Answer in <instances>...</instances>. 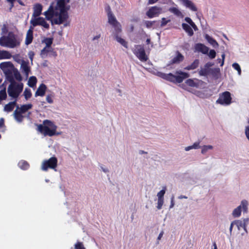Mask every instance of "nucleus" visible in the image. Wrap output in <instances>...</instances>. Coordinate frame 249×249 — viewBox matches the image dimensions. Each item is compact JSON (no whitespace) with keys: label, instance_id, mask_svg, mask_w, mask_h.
<instances>
[{"label":"nucleus","instance_id":"1","mask_svg":"<svg viewBox=\"0 0 249 249\" xmlns=\"http://www.w3.org/2000/svg\"><path fill=\"white\" fill-rule=\"evenodd\" d=\"M55 5H51L44 15L48 20H51L52 23L61 24L68 18V10L69 6L67 5L70 0H56Z\"/></svg>","mask_w":249,"mask_h":249},{"label":"nucleus","instance_id":"2","mask_svg":"<svg viewBox=\"0 0 249 249\" xmlns=\"http://www.w3.org/2000/svg\"><path fill=\"white\" fill-rule=\"evenodd\" d=\"M142 67L150 72L174 84L181 83L184 79L190 76L188 73L183 72L181 70L177 71L174 74L163 73L154 68L153 63H144V66H142Z\"/></svg>","mask_w":249,"mask_h":249},{"label":"nucleus","instance_id":"3","mask_svg":"<svg viewBox=\"0 0 249 249\" xmlns=\"http://www.w3.org/2000/svg\"><path fill=\"white\" fill-rule=\"evenodd\" d=\"M21 39L13 32L0 37V45L9 48H15L20 46Z\"/></svg>","mask_w":249,"mask_h":249},{"label":"nucleus","instance_id":"4","mask_svg":"<svg viewBox=\"0 0 249 249\" xmlns=\"http://www.w3.org/2000/svg\"><path fill=\"white\" fill-rule=\"evenodd\" d=\"M57 127L51 121L45 120L43 121V124L38 125L37 130L44 136L52 137L59 134V133L56 132Z\"/></svg>","mask_w":249,"mask_h":249},{"label":"nucleus","instance_id":"5","mask_svg":"<svg viewBox=\"0 0 249 249\" xmlns=\"http://www.w3.org/2000/svg\"><path fill=\"white\" fill-rule=\"evenodd\" d=\"M23 88L22 83H17L16 82L10 83L7 90L9 96L13 98H17L22 92Z\"/></svg>","mask_w":249,"mask_h":249},{"label":"nucleus","instance_id":"6","mask_svg":"<svg viewBox=\"0 0 249 249\" xmlns=\"http://www.w3.org/2000/svg\"><path fill=\"white\" fill-rule=\"evenodd\" d=\"M0 68L3 71L8 82L10 83L16 82L13 76L15 68L13 63H0Z\"/></svg>","mask_w":249,"mask_h":249},{"label":"nucleus","instance_id":"7","mask_svg":"<svg viewBox=\"0 0 249 249\" xmlns=\"http://www.w3.org/2000/svg\"><path fill=\"white\" fill-rule=\"evenodd\" d=\"M107 17L108 23L114 28L116 33H120L122 31L121 25L110 11L107 13Z\"/></svg>","mask_w":249,"mask_h":249},{"label":"nucleus","instance_id":"8","mask_svg":"<svg viewBox=\"0 0 249 249\" xmlns=\"http://www.w3.org/2000/svg\"><path fill=\"white\" fill-rule=\"evenodd\" d=\"M231 94L229 91H225L219 95L216 103L222 105H229L231 103Z\"/></svg>","mask_w":249,"mask_h":249},{"label":"nucleus","instance_id":"9","mask_svg":"<svg viewBox=\"0 0 249 249\" xmlns=\"http://www.w3.org/2000/svg\"><path fill=\"white\" fill-rule=\"evenodd\" d=\"M57 165V159L55 157L50 158L48 160L43 161L42 165V169L47 171L48 168L55 169Z\"/></svg>","mask_w":249,"mask_h":249},{"label":"nucleus","instance_id":"10","mask_svg":"<svg viewBox=\"0 0 249 249\" xmlns=\"http://www.w3.org/2000/svg\"><path fill=\"white\" fill-rule=\"evenodd\" d=\"M248 201L243 200L241 201V205L235 208L232 212V215L234 217H239L241 213V209L242 208L244 212L247 213L248 211Z\"/></svg>","mask_w":249,"mask_h":249},{"label":"nucleus","instance_id":"11","mask_svg":"<svg viewBox=\"0 0 249 249\" xmlns=\"http://www.w3.org/2000/svg\"><path fill=\"white\" fill-rule=\"evenodd\" d=\"M30 23L34 27L40 25L45 29L49 28V24L47 23L45 18L42 17L32 18L30 20Z\"/></svg>","mask_w":249,"mask_h":249},{"label":"nucleus","instance_id":"12","mask_svg":"<svg viewBox=\"0 0 249 249\" xmlns=\"http://www.w3.org/2000/svg\"><path fill=\"white\" fill-rule=\"evenodd\" d=\"M134 53L139 58L141 61H145L147 60L144 48L141 45L135 46L133 49Z\"/></svg>","mask_w":249,"mask_h":249},{"label":"nucleus","instance_id":"13","mask_svg":"<svg viewBox=\"0 0 249 249\" xmlns=\"http://www.w3.org/2000/svg\"><path fill=\"white\" fill-rule=\"evenodd\" d=\"M44 42L46 45V46L41 51V55L42 57H44L46 55H48V53L51 51V45L53 43V38H46L44 40Z\"/></svg>","mask_w":249,"mask_h":249},{"label":"nucleus","instance_id":"14","mask_svg":"<svg viewBox=\"0 0 249 249\" xmlns=\"http://www.w3.org/2000/svg\"><path fill=\"white\" fill-rule=\"evenodd\" d=\"M162 12L161 8L157 6H153L150 8L147 12L146 15L149 18H152L158 16Z\"/></svg>","mask_w":249,"mask_h":249},{"label":"nucleus","instance_id":"15","mask_svg":"<svg viewBox=\"0 0 249 249\" xmlns=\"http://www.w3.org/2000/svg\"><path fill=\"white\" fill-rule=\"evenodd\" d=\"M200 81L197 79H188L186 80L184 84H182V86L184 89H186L187 87L192 88H198L199 86Z\"/></svg>","mask_w":249,"mask_h":249},{"label":"nucleus","instance_id":"16","mask_svg":"<svg viewBox=\"0 0 249 249\" xmlns=\"http://www.w3.org/2000/svg\"><path fill=\"white\" fill-rule=\"evenodd\" d=\"M234 225H235L238 230L241 228L244 229L245 231L247 232L246 226L249 222V218H244L243 220H236L234 221Z\"/></svg>","mask_w":249,"mask_h":249},{"label":"nucleus","instance_id":"17","mask_svg":"<svg viewBox=\"0 0 249 249\" xmlns=\"http://www.w3.org/2000/svg\"><path fill=\"white\" fill-rule=\"evenodd\" d=\"M213 63H206V65L204 67H201L200 70L199 71V74L201 76H207L210 75L211 71V66L213 65Z\"/></svg>","mask_w":249,"mask_h":249},{"label":"nucleus","instance_id":"18","mask_svg":"<svg viewBox=\"0 0 249 249\" xmlns=\"http://www.w3.org/2000/svg\"><path fill=\"white\" fill-rule=\"evenodd\" d=\"M195 49L196 51L202 53L203 54H207L209 50L208 47L201 43L196 44L195 46Z\"/></svg>","mask_w":249,"mask_h":249},{"label":"nucleus","instance_id":"19","mask_svg":"<svg viewBox=\"0 0 249 249\" xmlns=\"http://www.w3.org/2000/svg\"><path fill=\"white\" fill-rule=\"evenodd\" d=\"M47 89V86L44 84H41L39 87L37 88L35 96H43L45 94V92Z\"/></svg>","mask_w":249,"mask_h":249},{"label":"nucleus","instance_id":"20","mask_svg":"<svg viewBox=\"0 0 249 249\" xmlns=\"http://www.w3.org/2000/svg\"><path fill=\"white\" fill-rule=\"evenodd\" d=\"M34 12L32 18L38 17L41 14L42 6L40 4H36L33 7Z\"/></svg>","mask_w":249,"mask_h":249},{"label":"nucleus","instance_id":"21","mask_svg":"<svg viewBox=\"0 0 249 249\" xmlns=\"http://www.w3.org/2000/svg\"><path fill=\"white\" fill-rule=\"evenodd\" d=\"M182 4L186 8L190 9L193 11H196L197 8L195 4L190 0H181Z\"/></svg>","mask_w":249,"mask_h":249},{"label":"nucleus","instance_id":"22","mask_svg":"<svg viewBox=\"0 0 249 249\" xmlns=\"http://www.w3.org/2000/svg\"><path fill=\"white\" fill-rule=\"evenodd\" d=\"M33 29L31 28L27 31L25 41L26 45H28L32 43L33 38Z\"/></svg>","mask_w":249,"mask_h":249},{"label":"nucleus","instance_id":"23","mask_svg":"<svg viewBox=\"0 0 249 249\" xmlns=\"http://www.w3.org/2000/svg\"><path fill=\"white\" fill-rule=\"evenodd\" d=\"M214 79H217L220 76V70L219 68L211 69L210 75Z\"/></svg>","mask_w":249,"mask_h":249},{"label":"nucleus","instance_id":"24","mask_svg":"<svg viewBox=\"0 0 249 249\" xmlns=\"http://www.w3.org/2000/svg\"><path fill=\"white\" fill-rule=\"evenodd\" d=\"M205 38L213 48H217L219 46L217 41L208 35H205Z\"/></svg>","mask_w":249,"mask_h":249},{"label":"nucleus","instance_id":"25","mask_svg":"<svg viewBox=\"0 0 249 249\" xmlns=\"http://www.w3.org/2000/svg\"><path fill=\"white\" fill-rule=\"evenodd\" d=\"M182 27L183 30L187 33L189 36H191L194 35V32L190 25L186 23H182Z\"/></svg>","mask_w":249,"mask_h":249},{"label":"nucleus","instance_id":"26","mask_svg":"<svg viewBox=\"0 0 249 249\" xmlns=\"http://www.w3.org/2000/svg\"><path fill=\"white\" fill-rule=\"evenodd\" d=\"M12 56L11 54L8 51L0 50V60L10 59Z\"/></svg>","mask_w":249,"mask_h":249},{"label":"nucleus","instance_id":"27","mask_svg":"<svg viewBox=\"0 0 249 249\" xmlns=\"http://www.w3.org/2000/svg\"><path fill=\"white\" fill-rule=\"evenodd\" d=\"M16 104V100L9 102L8 104L5 105L4 110L7 112L12 111L14 109Z\"/></svg>","mask_w":249,"mask_h":249},{"label":"nucleus","instance_id":"28","mask_svg":"<svg viewBox=\"0 0 249 249\" xmlns=\"http://www.w3.org/2000/svg\"><path fill=\"white\" fill-rule=\"evenodd\" d=\"M23 113L18 109H16L14 112L15 119L18 122H21L23 121V116L22 115Z\"/></svg>","mask_w":249,"mask_h":249},{"label":"nucleus","instance_id":"29","mask_svg":"<svg viewBox=\"0 0 249 249\" xmlns=\"http://www.w3.org/2000/svg\"><path fill=\"white\" fill-rule=\"evenodd\" d=\"M169 11L178 16V17L182 18L183 17V15L180 11V10L177 7H171L169 9Z\"/></svg>","mask_w":249,"mask_h":249},{"label":"nucleus","instance_id":"30","mask_svg":"<svg viewBox=\"0 0 249 249\" xmlns=\"http://www.w3.org/2000/svg\"><path fill=\"white\" fill-rule=\"evenodd\" d=\"M33 105L31 104H29L27 105H22L20 107H19L18 106L17 107V109L21 111L22 113H24L27 111L29 109H30L32 108Z\"/></svg>","mask_w":249,"mask_h":249},{"label":"nucleus","instance_id":"31","mask_svg":"<svg viewBox=\"0 0 249 249\" xmlns=\"http://www.w3.org/2000/svg\"><path fill=\"white\" fill-rule=\"evenodd\" d=\"M18 166L21 169L26 170L29 169L30 164L27 161L21 160L18 162Z\"/></svg>","mask_w":249,"mask_h":249},{"label":"nucleus","instance_id":"32","mask_svg":"<svg viewBox=\"0 0 249 249\" xmlns=\"http://www.w3.org/2000/svg\"><path fill=\"white\" fill-rule=\"evenodd\" d=\"M184 56L178 52L176 53L175 56L173 57L172 62H179L183 61Z\"/></svg>","mask_w":249,"mask_h":249},{"label":"nucleus","instance_id":"33","mask_svg":"<svg viewBox=\"0 0 249 249\" xmlns=\"http://www.w3.org/2000/svg\"><path fill=\"white\" fill-rule=\"evenodd\" d=\"M29 63H21V67L22 68V71L24 72L27 76L28 75L29 72L30 71V68L28 66Z\"/></svg>","mask_w":249,"mask_h":249},{"label":"nucleus","instance_id":"34","mask_svg":"<svg viewBox=\"0 0 249 249\" xmlns=\"http://www.w3.org/2000/svg\"><path fill=\"white\" fill-rule=\"evenodd\" d=\"M118 34L115 33V39L117 42L120 43L121 45L124 46L125 48H127V42L121 37L117 35Z\"/></svg>","mask_w":249,"mask_h":249},{"label":"nucleus","instance_id":"35","mask_svg":"<svg viewBox=\"0 0 249 249\" xmlns=\"http://www.w3.org/2000/svg\"><path fill=\"white\" fill-rule=\"evenodd\" d=\"M37 82L36 78L35 76H31L29 78L28 81V85L31 88H33L36 86Z\"/></svg>","mask_w":249,"mask_h":249},{"label":"nucleus","instance_id":"36","mask_svg":"<svg viewBox=\"0 0 249 249\" xmlns=\"http://www.w3.org/2000/svg\"><path fill=\"white\" fill-rule=\"evenodd\" d=\"M13 76L15 78L16 80L18 81H21L22 80L21 76L20 74V73L18 72V70L14 68V75Z\"/></svg>","mask_w":249,"mask_h":249},{"label":"nucleus","instance_id":"37","mask_svg":"<svg viewBox=\"0 0 249 249\" xmlns=\"http://www.w3.org/2000/svg\"><path fill=\"white\" fill-rule=\"evenodd\" d=\"M24 96L26 100H28L32 96V92L31 89L28 88L25 89L24 91Z\"/></svg>","mask_w":249,"mask_h":249},{"label":"nucleus","instance_id":"38","mask_svg":"<svg viewBox=\"0 0 249 249\" xmlns=\"http://www.w3.org/2000/svg\"><path fill=\"white\" fill-rule=\"evenodd\" d=\"M199 147V142H196L193 145L185 147V149L186 151H189L192 149H198Z\"/></svg>","mask_w":249,"mask_h":249},{"label":"nucleus","instance_id":"39","mask_svg":"<svg viewBox=\"0 0 249 249\" xmlns=\"http://www.w3.org/2000/svg\"><path fill=\"white\" fill-rule=\"evenodd\" d=\"M74 249H86L83 242L77 241L74 245Z\"/></svg>","mask_w":249,"mask_h":249},{"label":"nucleus","instance_id":"40","mask_svg":"<svg viewBox=\"0 0 249 249\" xmlns=\"http://www.w3.org/2000/svg\"><path fill=\"white\" fill-rule=\"evenodd\" d=\"M0 97L2 100H5L7 98V94L6 92L5 87L0 90Z\"/></svg>","mask_w":249,"mask_h":249},{"label":"nucleus","instance_id":"41","mask_svg":"<svg viewBox=\"0 0 249 249\" xmlns=\"http://www.w3.org/2000/svg\"><path fill=\"white\" fill-rule=\"evenodd\" d=\"M166 187H164L163 189L160 191L157 194L158 199H164L163 196L165 193Z\"/></svg>","mask_w":249,"mask_h":249},{"label":"nucleus","instance_id":"42","mask_svg":"<svg viewBox=\"0 0 249 249\" xmlns=\"http://www.w3.org/2000/svg\"><path fill=\"white\" fill-rule=\"evenodd\" d=\"M198 67V63H191V64L184 68V70H192L197 68Z\"/></svg>","mask_w":249,"mask_h":249},{"label":"nucleus","instance_id":"43","mask_svg":"<svg viewBox=\"0 0 249 249\" xmlns=\"http://www.w3.org/2000/svg\"><path fill=\"white\" fill-rule=\"evenodd\" d=\"M232 66L235 70L237 71L239 74H241V70L238 63H232Z\"/></svg>","mask_w":249,"mask_h":249},{"label":"nucleus","instance_id":"44","mask_svg":"<svg viewBox=\"0 0 249 249\" xmlns=\"http://www.w3.org/2000/svg\"><path fill=\"white\" fill-rule=\"evenodd\" d=\"M212 148L213 146L211 145H204L202 148L201 153L205 154L209 149H212Z\"/></svg>","mask_w":249,"mask_h":249},{"label":"nucleus","instance_id":"45","mask_svg":"<svg viewBox=\"0 0 249 249\" xmlns=\"http://www.w3.org/2000/svg\"><path fill=\"white\" fill-rule=\"evenodd\" d=\"M170 21L171 20L170 19H167L166 18H163L161 19L160 26L161 27H163L165 26L168 22H170Z\"/></svg>","mask_w":249,"mask_h":249},{"label":"nucleus","instance_id":"46","mask_svg":"<svg viewBox=\"0 0 249 249\" xmlns=\"http://www.w3.org/2000/svg\"><path fill=\"white\" fill-rule=\"evenodd\" d=\"M207 54L209 57L212 59L214 58L216 56V52L214 50H211Z\"/></svg>","mask_w":249,"mask_h":249},{"label":"nucleus","instance_id":"47","mask_svg":"<svg viewBox=\"0 0 249 249\" xmlns=\"http://www.w3.org/2000/svg\"><path fill=\"white\" fill-rule=\"evenodd\" d=\"M53 95L52 94H48L46 96V101L49 104H52L53 103Z\"/></svg>","mask_w":249,"mask_h":249},{"label":"nucleus","instance_id":"48","mask_svg":"<svg viewBox=\"0 0 249 249\" xmlns=\"http://www.w3.org/2000/svg\"><path fill=\"white\" fill-rule=\"evenodd\" d=\"M163 202H164V199H158V205L157 207L158 209L160 210V209H161V207L163 204Z\"/></svg>","mask_w":249,"mask_h":249},{"label":"nucleus","instance_id":"49","mask_svg":"<svg viewBox=\"0 0 249 249\" xmlns=\"http://www.w3.org/2000/svg\"><path fill=\"white\" fill-rule=\"evenodd\" d=\"M154 22L150 21H146L145 22V25L147 28H150L153 25Z\"/></svg>","mask_w":249,"mask_h":249},{"label":"nucleus","instance_id":"50","mask_svg":"<svg viewBox=\"0 0 249 249\" xmlns=\"http://www.w3.org/2000/svg\"><path fill=\"white\" fill-rule=\"evenodd\" d=\"M28 57H29L30 59V61L31 62L33 61V57L34 56V55H35V53L33 52L32 51H30L28 53Z\"/></svg>","mask_w":249,"mask_h":249},{"label":"nucleus","instance_id":"51","mask_svg":"<svg viewBox=\"0 0 249 249\" xmlns=\"http://www.w3.org/2000/svg\"><path fill=\"white\" fill-rule=\"evenodd\" d=\"M5 127L4 124V119L3 118L0 119V128Z\"/></svg>","mask_w":249,"mask_h":249},{"label":"nucleus","instance_id":"52","mask_svg":"<svg viewBox=\"0 0 249 249\" xmlns=\"http://www.w3.org/2000/svg\"><path fill=\"white\" fill-rule=\"evenodd\" d=\"M245 134H246L247 138L249 140V126H248L246 127Z\"/></svg>","mask_w":249,"mask_h":249},{"label":"nucleus","instance_id":"53","mask_svg":"<svg viewBox=\"0 0 249 249\" xmlns=\"http://www.w3.org/2000/svg\"><path fill=\"white\" fill-rule=\"evenodd\" d=\"M185 20L186 22H187L188 23H189L190 25L193 22V21H192L191 18L189 17L185 18Z\"/></svg>","mask_w":249,"mask_h":249},{"label":"nucleus","instance_id":"54","mask_svg":"<svg viewBox=\"0 0 249 249\" xmlns=\"http://www.w3.org/2000/svg\"><path fill=\"white\" fill-rule=\"evenodd\" d=\"M185 20L186 22H187L188 23H189L190 25L193 22V21H192L191 18L189 17L185 18Z\"/></svg>","mask_w":249,"mask_h":249},{"label":"nucleus","instance_id":"55","mask_svg":"<svg viewBox=\"0 0 249 249\" xmlns=\"http://www.w3.org/2000/svg\"><path fill=\"white\" fill-rule=\"evenodd\" d=\"M175 205L174 202V196H172L171 199V204L170 206V208H173Z\"/></svg>","mask_w":249,"mask_h":249},{"label":"nucleus","instance_id":"56","mask_svg":"<svg viewBox=\"0 0 249 249\" xmlns=\"http://www.w3.org/2000/svg\"><path fill=\"white\" fill-rule=\"evenodd\" d=\"M7 1L11 4L10 9H11L12 7L14 6V2L17 1V0H7Z\"/></svg>","mask_w":249,"mask_h":249},{"label":"nucleus","instance_id":"57","mask_svg":"<svg viewBox=\"0 0 249 249\" xmlns=\"http://www.w3.org/2000/svg\"><path fill=\"white\" fill-rule=\"evenodd\" d=\"M191 28H193L195 31H197L198 28L195 23L193 22L191 25Z\"/></svg>","mask_w":249,"mask_h":249},{"label":"nucleus","instance_id":"58","mask_svg":"<svg viewBox=\"0 0 249 249\" xmlns=\"http://www.w3.org/2000/svg\"><path fill=\"white\" fill-rule=\"evenodd\" d=\"M159 0H148V3L150 4H154L157 2Z\"/></svg>","mask_w":249,"mask_h":249},{"label":"nucleus","instance_id":"59","mask_svg":"<svg viewBox=\"0 0 249 249\" xmlns=\"http://www.w3.org/2000/svg\"><path fill=\"white\" fill-rule=\"evenodd\" d=\"M101 36V35L99 34V35H97L95 36H94L93 38H92V40H97V39H98Z\"/></svg>","mask_w":249,"mask_h":249},{"label":"nucleus","instance_id":"60","mask_svg":"<svg viewBox=\"0 0 249 249\" xmlns=\"http://www.w3.org/2000/svg\"><path fill=\"white\" fill-rule=\"evenodd\" d=\"M233 225H234V221L232 222H231V226H230V233H231V231H232V228H233Z\"/></svg>","mask_w":249,"mask_h":249},{"label":"nucleus","instance_id":"61","mask_svg":"<svg viewBox=\"0 0 249 249\" xmlns=\"http://www.w3.org/2000/svg\"><path fill=\"white\" fill-rule=\"evenodd\" d=\"M19 57V55L18 54H17V55L13 56V58L16 61H18L19 60H18V58Z\"/></svg>","mask_w":249,"mask_h":249},{"label":"nucleus","instance_id":"62","mask_svg":"<svg viewBox=\"0 0 249 249\" xmlns=\"http://www.w3.org/2000/svg\"><path fill=\"white\" fill-rule=\"evenodd\" d=\"M163 234V231H161L158 237V240H160L161 239V238L162 237Z\"/></svg>","mask_w":249,"mask_h":249},{"label":"nucleus","instance_id":"63","mask_svg":"<svg viewBox=\"0 0 249 249\" xmlns=\"http://www.w3.org/2000/svg\"><path fill=\"white\" fill-rule=\"evenodd\" d=\"M222 59H221V62H224V60H225V55L224 53H223L222 54Z\"/></svg>","mask_w":249,"mask_h":249},{"label":"nucleus","instance_id":"64","mask_svg":"<svg viewBox=\"0 0 249 249\" xmlns=\"http://www.w3.org/2000/svg\"><path fill=\"white\" fill-rule=\"evenodd\" d=\"M139 153H140V154H146V153H147V152H145V151H143V150H140V151H139Z\"/></svg>","mask_w":249,"mask_h":249}]
</instances>
